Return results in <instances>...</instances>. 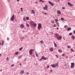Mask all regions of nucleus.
Listing matches in <instances>:
<instances>
[{"instance_id":"e433bc0d","label":"nucleus","mask_w":75,"mask_h":75,"mask_svg":"<svg viewBox=\"0 0 75 75\" xmlns=\"http://www.w3.org/2000/svg\"><path fill=\"white\" fill-rule=\"evenodd\" d=\"M45 6L46 8H48V5H46Z\"/></svg>"},{"instance_id":"a211bd4d","label":"nucleus","mask_w":75,"mask_h":75,"mask_svg":"<svg viewBox=\"0 0 75 75\" xmlns=\"http://www.w3.org/2000/svg\"><path fill=\"white\" fill-rule=\"evenodd\" d=\"M40 42L41 44H44V42L42 40H41Z\"/></svg>"},{"instance_id":"603ef678","label":"nucleus","mask_w":75,"mask_h":75,"mask_svg":"<svg viewBox=\"0 0 75 75\" xmlns=\"http://www.w3.org/2000/svg\"><path fill=\"white\" fill-rule=\"evenodd\" d=\"M39 1L40 2H41V1H42V0H39Z\"/></svg>"},{"instance_id":"a18cd8bd","label":"nucleus","mask_w":75,"mask_h":75,"mask_svg":"<svg viewBox=\"0 0 75 75\" xmlns=\"http://www.w3.org/2000/svg\"><path fill=\"white\" fill-rule=\"evenodd\" d=\"M54 27H57V25H56V24H54Z\"/></svg>"},{"instance_id":"6e6d98bb","label":"nucleus","mask_w":75,"mask_h":75,"mask_svg":"<svg viewBox=\"0 0 75 75\" xmlns=\"http://www.w3.org/2000/svg\"><path fill=\"white\" fill-rule=\"evenodd\" d=\"M1 45V43L0 42V45Z\"/></svg>"},{"instance_id":"774afa93","label":"nucleus","mask_w":75,"mask_h":75,"mask_svg":"<svg viewBox=\"0 0 75 75\" xmlns=\"http://www.w3.org/2000/svg\"><path fill=\"white\" fill-rule=\"evenodd\" d=\"M35 3H36V4H37V2H35Z\"/></svg>"},{"instance_id":"8fccbe9b","label":"nucleus","mask_w":75,"mask_h":75,"mask_svg":"<svg viewBox=\"0 0 75 75\" xmlns=\"http://www.w3.org/2000/svg\"><path fill=\"white\" fill-rule=\"evenodd\" d=\"M62 56H65V54H62Z\"/></svg>"},{"instance_id":"4468645a","label":"nucleus","mask_w":75,"mask_h":75,"mask_svg":"<svg viewBox=\"0 0 75 75\" xmlns=\"http://www.w3.org/2000/svg\"><path fill=\"white\" fill-rule=\"evenodd\" d=\"M71 30V28L69 27L67 28V31L70 30Z\"/></svg>"},{"instance_id":"f704fd0d","label":"nucleus","mask_w":75,"mask_h":75,"mask_svg":"<svg viewBox=\"0 0 75 75\" xmlns=\"http://www.w3.org/2000/svg\"><path fill=\"white\" fill-rule=\"evenodd\" d=\"M61 20H64V19L63 18H61Z\"/></svg>"},{"instance_id":"7c9ffc66","label":"nucleus","mask_w":75,"mask_h":75,"mask_svg":"<svg viewBox=\"0 0 75 75\" xmlns=\"http://www.w3.org/2000/svg\"><path fill=\"white\" fill-rule=\"evenodd\" d=\"M64 28H67L68 27V26L67 25H65L64 26Z\"/></svg>"},{"instance_id":"864d4df0","label":"nucleus","mask_w":75,"mask_h":75,"mask_svg":"<svg viewBox=\"0 0 75 75\" xmlns=\"http://www.w3.org/2000/svg\"><path fill=\"white\" fill-rule=\"evenodd\" d=\"M27 60V59H24V61H26V60Z\"/></svg>"},{"instance_id":"13d9d810","label":"nucleus","mask_w":75,"mask_h":75,"mask_svg":"<svg viewBox=\"0 0 75 75\" xmlns=\"http://www.w3.org/2000/svg\"><path fill=\"white\" fill-rule=\"evenodd\" d=\"M53 32H51V34H53Z\"/></svg>"},{"instance_id":"4d7b16f0","label":"nucleus","mask_w":75,"mask_h":75,"mask_svg":"<svg viewBox=\"0 0 75 75\" xmlns=\"http://www.w3.org/2000/svg\"><path fill=\"white\" fill-rule=\"evenodd\" d=\"M57 30H58V29H59V28H57Z\"/></svg>"},{"instance_id":"680f3d73","label":"nucleus","mask_w":75,"mask_h":75,"mask_svg":"<svg viewBox=\"0 0 75 75\" xmlns=\"http://www.w3.org/2000/svg\"><path fill=\"white\" fill-rule=\"evenodd\" d=\"M17 1H20L19 0H17Z\"/></svg>"},{"instance_id":"423d86ee","label":"nucleus","mask_w":75,"mask_h":75,"mask_svg":"<svg viewBox=\"0 0 75 75\" xmlns=\"http://www.w3.org/2000/svg\"><path fill=\"white\" fill-rule=\"evenodd\" d=\"M61 37H62L61 36H58V37H57V40H60L61 39Z\"/></svg>"},{"instance_id":"338daca9","label":"nucleus","mask_w":75,"mask_h":75,"mask_svg":"<svg viewBox=\"0 0 75 75\" xmlns=\"http://www.w3.org/2000/svg\"><path fill=\"white\" fill-rule=\"evenodd\" d=\"M42 1V3H44V1Z\"/></svg>"},{"instance_id":"ea45409f","label":"nucleus","mask_w":75,"mask_h":75,"mask_svg":"<svg viewBox=\"0 0 75 75\" xmlns=\"http://www.w3.org/2000/svg\"><path fill=\"white\" fill-rule=\"evenodd\" d=\"M14 64H12L11 65V67H14Z\"/></svg>"},{"instance_id":"de8ad7c7","label":"nucleus","mask_w":75,"mask_h":75,"mask_svg":"<svg viewBox=\"0 0 75 75\" xmlns=\"http://www.w3.org/2000/svg\"><path fill=\"white\" fill-rule=\"evenodd\" d=\"M27 27H29V25L28 24H27Z\"/></svg>"},{"instance_id":"6e6552de","label":"nucleus","mask_w":75,"mask_h":75,"mask_svg":"<svg viewBox=\"0 0 75 75\" xmlns=\"http://www.w3.org/2000/svg\"><path fill=\"white\" fill-rule=\"evenodd\" d=\"M50 51L51 52H52L53 51V48L52 47H51L50 49Z\"/></svg>"},{"instance_id":"c9c22d12","label":"nucleus","mask_w":75,"mask_h":75,"mask_svg":"<svg viewBox=\"0 0 75 75\" xmlns=\"http://www.w3.org/2000/svg\"><path fill=\"white\" fill-rule=\"evenodd\" d=\"M55 21H56V22H57L58 21V20L57 19H56L55 20Z\"/></svg>"},{"instance_id":"a19ab883","label":"nucleus","mask_w":75,"mask_h":75,"mask_svg":"<svg viewBox=\"0 0 75 75\" xmlns=\"http://www.w3.org/2000/svg\"><path fill=\"white\" fill-rule=\"evenodd\" d=\"M6 60L7 61H8V57H7V58H6Z\"/></svg>"},{"instance_id":"dca6fc26","label":"nucleus","mask_w":75,"mask_h":75,"mask_svg":"<svg viewBox=\"0 0 75 75\" xmlns=\"http://www.w3.org/2000/svg\"><path fill=\"white\" fill-rule=\"evenodd\" d=\"M55 65L56 67H57L58 65V62H57V63H56Z\"/></svg>"},{"instance_id":"cd10ccee","label":"nucleus","mask_w":75,"mask_h":75,"mask_svg":"<svg viewBox=\"0 0 75 75\" xmlns=\"http://www.w3.org/2000/svg\"><path fill=\"white\" fill-rule=\"evenodd\" d=\"M18 54V52H17L15 53L16 55H17V54Z\"/></svg>"},{"instance_id":"a878e982","label":"nucleus","mask_w":75,"mask_h":75,"mask_svg":"<svg viewBox=\"0 0 75 75\" xmlns=\"http://www.w3.org/2000/svg\"><path fill=\"white\" fill-rule=\"evenodd\" d=\"M33 25H34V27H36V26L37 25L36 23H34L33 24Z\"/></svg>"},{"instance_id":"39448f33","label":"nucleus","mask_w":75,"mask_h":75,"mask_svg":"<svg viewBox=\"0 0 75 75\" xmlns=\"http://www.w3.org/2000/svg\"><path fill=\"white\" fill-rule=\"evenodd\" d=\"M71 68H74V63H71Z\"/></svg>"},{"instance_id":"f8f14e48","label":"nucleus","mask_w":75,"mask_h":75,"mask_svg":"<svg viewBox=\"0 0 75 75\" xmlns=\"http://www.w3.org/2000/svg\"><path fill=\"white\" fill-rule=\"evenodd\" d=\"M53 43L54 44V47H57V44H56V43L54 42H53Z\"/></svg>"},{"instance_id":"f3484780","label":"nucleus","mask_w":75,"mask_h":75,"mask_svg":"<svg viewBox=\"0 0 75 75\" xmlns=\"http://www.w3.org/2000/svg\"><path fill=\"white\" fill-rule=\"evenodd\" d=\"M21 27V28H23V27H24V25H23V24H21V25L20 26Z\"/></svg>"},{"instance_id":"69168bd1","label":"nucleus","mask_w":75,"mask_h":75,"mask_svg":"<svg viewBox=\"0 0 75 75\" xmlns=\"http://www.w3.org/2000/svg\"><path fill=\"white\" fill-rule=\"evenodd\" d=\"M19 64L20 65H21V64L20 63Z\"/></svg>"},{"instance_id":"2f4dec72","label":"nucleus","mask_w":75,"mask_h":75,"mask_svg":"<svg viewBox=\"0 0 75 75\" xmlns=\"http://www.w3.org/2000/svg\"><path fill=\"white\" fill-rule=\"evenodd\" d=\"M69 35H72V33H69Z\"/></svg>"},{"instance_id":"b1692460","label":"nucleus","mask_w":75,"mask_h":75,"mask_svg":"<svg viewBox=\"0 0 75 75\" xmlns=\"http://www.w3.org/2000/svg\"><path fill=\"white\" fill-rule=\"evenodd\" d=\"M23 20L24 21H26V19H25V18H23Z\"/></svg>"},{"instance_id":"c756f323","label":"nucleus","mask_w":75,"mask_h":75,"mask_svg":"<svg viewBox=\"0 0 75 75\" xmlns=\"http://www.w3.org/2000/svg\"><path fill=\"white\" fill-rule=\"evenodd\" d=\"M26 19L27 20H29V18H28V17H26Z\"/></svg>"},{"instance_id":"9d476101","label":"nucleus","mask_w":75,"mask_h":75,"mask_svg":"<svg viewBox=\"0 0 75 75\" xmlns=\"http://www.w3.org/2000/svg\"><path fill=\"white\" fill-rule=\"evenodd\" d=\"M30 24L31 25H33L34 24V22L33 21H31L30 22Z\"/></svg>"},{"instance_id":"f257e3e1","label":"nucleus","mask_w":75,"mask_h":75,"mask_svg":"<svg viewBox=\"0 0 75 75\" xmlns=\"http://www.w3.org/2000/svg\"><path fill=\"white\" fill-rule=\"evenodd\" d=\"M48 59V58L47 57L45 58V57L44 56H43L40 59V61H41L43 59H44V60H47Z\"/></svg>"},{"instance_id":"c03bdc74","label":"nucleus","mask_w":75,"mask_h":75,"mask_svg":"<svg viewBox=\"0 0 75 75\" xmlns=\"http://www.w3.org/2000/svg\"><path fill=\"white\" fill-rule=\"evenodd\" d=\"M70 47H71V46L69 45L67 47L68 48H69Z\"/></svg>"},{"instance_id":"1a4fd4ad","label":"nucleus","mask_w":75,"mask_h":75,"mask_svg":"<svg viewBox=\"0 0 75 75\" xmlns=\"http://www.w3.org/2000/svg\"><path fill=\"white\" fill-rule=\"evenodd\" d=\"M24 71L22 70L20 72V74H24Z\"/></svg>"},{"instance_id":"6ab92c4d","label":"nucleus","mask_w":75,"mask_h":75,"mask_svg":"<svg viewBox=\"0 0 75 75\" xmlns=\"http://www.w3.org/2000/svg\"><path fill=\"white\" fill-rule=\"evenodd\" d=\"M57 13L58 14H61V11H58Z\"/></svg>"},{"instance_id":"0e129e2a","label":"nucleus","mask_w":75,"mask_h":75,"mask_svg":"<svg viewBox=\"0 0 75 75\" xmlns=\"http://www.w3.org/2000/svg\"><path fill=\"white\" fill-rule=\"evenodd\" d=\"M3 71V70H2V69H1V70H0V71Z\"/></svg>"},{"instance_id":"bf43d9fd","label":"nucleus","mask_w":75,"mask_h":75,"mask_svg":"<svg viewBox=\"0 0 75 75\" xmlns=\"http://www.w3.org/2000/svg\"><path fill=\"white\" fill-rule=\"evenodd\" d=\"M56 57H58V56L57 55H56Z\"/></svg>"},{"instance_id":"72a5a7b5","label":"nucleus","mask_w":75,"mask_h":75,"mask_svg":"<svg viewBox=\"0 0 75 75\" xmlns=\"http://www.w3.org/2000/svg\"><path fill=\"white\" fill-rule=\"evenodd\" d=\"M68 5H69L70 6V5H71V4L70 3H69V2H68Z\"/></svg>"},{"instance_id":"7ed1b4c3","label":"nucleus","mask_w":75,"mask_h":75,"mask_svg":"<svg viewBox=\"0 0 75 75\" xmlns=\"http://www.w3.org/2000/svg\"><path fill=\"white\" fill-rule=\"evenodd\" d=\"M14 19H15V16L13 15L11 18V20L13 21H14Z\"/></svg>"},{"instance_id":"393cba45","label":"nucleus","mask_w":75,"mask_h":75,"mask_svg":"<svg viewBox=\"0 0 75 75\" xmlns=\"http://www.w3.org/2000/svg\"><path fill=\"white\" fill-rule=\"evenodd\" d=\"M72 38H73V39H74V38H75V36H74V35H73L72 36Z\"/></svg>"},{"instance_id":"aec40b11","label":"nucleus","mask_w":75,"mask_h":75,"mask_svg":"<svg viewBox=\"0 0 75 75\" xmlns=\"http://www.w3.org/2000/svg\"><path fill=\"white\" fill-rule=\"evenodd\" d=\"M22 55H20L18 57V58L19 59H20V58H21V57H22Z\"/></svg>"},{"instance_id":"20e7f679","label":"nucleus","mask_w":75,"mask_h":75,"mask_svg":"<svg viewBox=\"0 0 75 75\" xmlns=\"http://www.w3.org/2000/svg\"><path fill=\"white\" fill-rule=\"evenodd\" d=\"M34 51V50L32 49H30V50H29V53L30 54V55H32V54H33V52H33Z\"/></svg>"},{"instance_id":"79ce46f5","label":"nucleus","mask_w":75,"mask_h":75,"mask_svg":"<svg viewBox=\"0 0 75 75\" xmlns=\"http://www.w3.org/2000/svg\"><path fill=\"white\" fill-rule=\"evenodd\" d=\"M4 41H2V45H3V44H4Z\"/></svg>"},{"instance_id":"3c124183","label":"nucleus","mask_w":75,"mask_h":75,"mask_svg":"<svg viewBox=\"0 0 75 75\" xmlns=\"http://www.w3.org/2000/svg\"><path fill=\"white\" fill-rule=\"evenodd\" d=\"M7 40L8 41V40H9V38H7Z\"/></svg>"},{"instance_id":"412c9836","label":"nucleus","mask_w":75,"mask_h":75,"mask_svg":"<svg viewBox=\"0 0 75 75\" xmlns=\"http://www.w3.org/2000/svg\"><path fill=\"white\" fill-rule=\"evenodd\" d=\"M71 51H72V52H75V50H74L72 49H71Z\"/></svg>"},{"instance_id":"bb28decb","label":"nucleus","mask_w":75,"mask_h":75,"mask_svg":"<svg viewBox=\"0 0 75 75\" xmlns=\"http://www.w3.org/2000/svg\"><path fill=\"white\" fill-rule=\"evenodd\" d=\"M43 9H44V10H47V8L46 7L45 8V7H44Z\"/></svg>"},{"instance_id":"58836bf2","label":"nucleus","mask_w":75,"mask_h":75,"mask_svg":"<svg viewBox=\"0 0 75 75\" xmlns=\"http://www.w3.org/2000/svg\"><path fill=\"white\" fill-rule=\"evenodd\" d=\"M56 24L57 25H58V26H59V23H57Z\"/></svg>"},{"instance_id":"473e14b6","label":"nucleus","mask_w":75,"mask_h":75,"mask_svg":"<svg viewBox=\"0 0 75 75\" xmlns=\"http://www.w3.org/2000/svg\"><path fill=\"white\" fill-rule=\"evenodd\" d=\"M26 74L27 75H29V74H30V73L28 72H27Z\"/></svg>"},{"instance_id":"37998d69","label":"nucleus","mask_w":75,"mask_h":75,"mask_svg":"<svg viewBox=\"0 0 75 75\" xmlns=\"http://www.w3.org/2000/svg\"><path fill=\"white\" fill-rule=\"evenodd\" d=\"M36 57H38V54H37L36 53Z\"/></svg>"},{"instance_id":"ddd939ff","label":"nucleus","mask_w":75,"mask_h":75,"mask_svg":"<svg viewBox=\"0 0 75 75\" xmlns=\"http://www.w3.org/2000/svg\"><path fill=\"white\" fill-rule=\"evenodd\" d=\"M31 11L32 13H33V14H35V12L33 10H32Z\"/></svg>"},{"instance_id":"9b49d317","label":"nucleus","mask_w":75,"mask_h":75,"mask_svg":"<svg viewBox=\"0 0 75 75\" xmlns=\"http://www.w3.org/2000/svg\"><path fill=\"white\" fill-rule=\"evenodd\" d=\"M51 66L53 67V68H55V65L54 64L51 65Z\"/></svg>"},{"instance_id":"052dcab7","label":"nucleus","mask_w":75,"mask_h":75,"mask_svg":"<svg viewBox=\"0 0 75 75\" xmlns=\"http://www.w3.org/2000/svg\"><path fill=\"white\" fill-rule=\"evenodd\" d=\"M21 10H23V8H21Z\"/></svg>"},{"instance_id":"09e8293b","label":"nucleus","mask_w":75,"mask_h":75,"mask_svg":"<svg viewBox=\"0 0 75 75\" xmlns=\"http://www.w3.org/2000/svg\"><path fill=\"white\" fill-rule=\"evenodd\" d=\"M44 14H45V15H47V13H43Z\"/></svg>"},{"instance_id":"e2e57ef3","label":"nucleus","mask_w":75,"mask_h":75,"mask_svg":"<svg viewBox=\"0 0 75 75\" xmlns=\"http://www.w3.org/2000/svg\"><path fill=\"white\" fill-rule=\"evenodd\" d=\"M50 72H52V70L50 71Z\"/></svg>"},{"instance_id":"4be33fe9","label":"nucleus","mask_w":75,"mask_h":75,"mask_svg":"<svg viewBox=\"0 0 75 75\" xmlns=\"http://www.w3.org/2000/svg\"><path fill=\"white\" fill-rule=\"evenodd\" d=\"M51 23H53V24L54 23V20H52Z\"/></svg>"},{"instance_id":"f03ea898","label":"nucleus","mask_w":75,"mask_h":75,"mask_svg":"<svg viewBox=\"0 0 75 75\" xmlns=\"http://www.w3.org/2000/svg\"><path fill=\"white\" fill-rule=\"evenodd\" d=\"M40 28H42V26H41V24L39 23L38 25V30H40Z\"/></svg>"},{"instance_id":"5701e85b","label":"nucleus","mask_w":75,"mask_h":75,"mask_svg":"<svg viewBox=\"0 0 75 75\" xmlns=\"http://www.w3.org/2000/svg\"><path fill=\"white\" fill-rule=\"evenodd\" d=\"M22 49H23V47H22L21 48H20L19 50L21 51V50H22Z\"/></svg>"},{"instance_id":"49530a36","label":"nucleus","mask_w":75,"mask_h":75,"mask_svg":"<svg viewBox=\"0 0 75 75\" xmlns=\"http://www.w3.org/2000/svg\"><path fill=\"white\" fill-rule=\"evenodd\" d=\"M48 68H50V66H47V69H48Z\"/></svg>"},{"instance_id":"5fc2aeb1","label":"nucleus","mask_w":75,"mask_h":75,"mask_svg":"<svg viewBox=\"0 0 75 75\" xmlns=\"http://www.w3.org/2000/svg\"><path fill=\"white\" fill-rule=\"evenodd\" d=\"M62 9H65V8H64V7H62Z\"/></svg>"},{"instance_id":"c85d7f7f","label":"nucleus","mask_w":75,"mask_h":75,"mask_svg":"<svg viewBox=\"0 0 75 75\" xmlns=\"http://www.w3.org/2000/svg\"><path fill=\"white\" fill-rule=\"evenodd\" d=\"M55 36H56V37H57V38L58 37V34H57V33L56 34H55Z\"/></svg>"},{"instance_id":"4c0bfd02","label":"nucleus","mask_w":75,"mask_h":75,"mask_svg":"<svg viewBox=\"0 0 75 75\" xmlns=\"http://www.w3.org/2000/svg\"><path fill=\"white\" fill-rule=\"evenodd\" d=\"M70 6L72 7V6H73L74 5L72 4H71Z\"/></svg>"},{"instance_id":"0eeeda50","label":"nucleus","mask_w":75,"mask_h":75,"mask_svg":"<svg viewBox=\"0 0 75 75\" xmlns=\"http://www.w3.org/2000/svg\"><path fill=\"white\" fill-rule=\"evenodd\" d=\"M49 3V4H50L51 5H52V6H54V4H53L52 3L51 1H49L48 2Z\"/></svg>"},{"instance_id":"2eb2a0df","label":"nucleus","mask_w":75,"mask_h":75,"mask_svg":"<svg viewBox=\"0 0 75 75\" xmlns=\"http://www.w3.org/2000/svg\"><path fill=\"white\" fill-rule=\"evenodd\" d=\"M58 52L60 53H61V52H62V51L61 50H58Z\"/></svg>"}]
</instances>
